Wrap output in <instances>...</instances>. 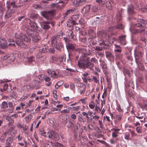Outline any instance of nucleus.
Here are the masks:
<instances>
[{"instance_id": "f257e3e1", "label": "nucleus", "mask_w": 147, "mask_h": 147, "mask_svg": "<svg viewBox=\"0 0 147 147\" xmlns=\"http://www.w3.org/2000/svg\"><path fill=\"white\" fill-rule=\"evenodd\" d=\"M137 22L138 23L135 24V26L138 28L134 29L133 30V33L136 34L143 32H145L146 29L145 24L146 21L143 19H139L138 20Z\"/></svg>"}, {"instance_id": "f03ea898", "label": "nucleus", "mask_w": 147, "mask_h": 147, "mask_svg": "<svg viewBox=\"0 0 147 147\" xmlns=\"http://www.w3.org/2000/svg\"><path fill=\"white\" fill-rule=\"evenodd\" d=\"M90 58L87 57L86 58L87 62H86L84 58H80L78 61V65L80 69H85L86 68H89L91 70H92L94 66V64L89 62L90 61Z\"/></svg>"}, {"instance_id": "7ed1b4c3", "label": "nucleus", "mask_w": 147, "mask_h": 147, "mask_svg": "<svg viewBox=\"0 0 147 147\" xmlns=\"http://www.w3.org/2000/svg\"><path fill=\"white\" fill-rule=\"evenodd\" d=\"M17 33H15V36L13 38V39H10L8 41L11 43H9L8 45L10 46L15 47V43L20 47L27 49L28 48V46L24 44L22 41L21 40L20 38L19 37L17 38Z\"/></svg>"}, {"instance_id": "20e7f679", "label": "nucleus", "mask_w": 147, "mask_h": 147, "mask_svg": "<svg viewBox=\"0 0 147 147\" xmlns=\"http://www.w3.org/2000/svg\"><path fill=\"white\" fill-rule=\"evenodd\" d=\"M62 38L63 34H61L54 36L52 38L51 42L52 46L57 50H60L63 47V45L60 42V40Z\"/></svg>"}, {"instance_id": "39448f33", "label": "nucleus", "mask_w": 147, "mask_h": 147, "mask_svg": "<svg viewBox=\"0 0 147 147\" xmlns=\"http://www.w3.org/2000/svg\"><path fill=\"white\" fill-rule=\"evenodd\" d=\"M26 20L29 22V24L28 28L26 30L27 33L29 35L32 34H35L36 32L34 31V30H36L37 28L36 23L28 18H27Z\"/></svg>"}, {"instance_id": "423d86ee", "label": "nucleus", "mask_w": 147, "mask_h": 147, "mask_svg": "<svg viewBox=\"0 0 147 147\" xmlns=\"http://www.w3.org/2000/svg\"><path fill=\"white\" fill-rule=\"evenodd\" d=\"M97 34L98 37L99 38L98 40L100 41L99 42L100 45L102 47L104 48H106L105 47L104 45L108 46V43L107 42L104 40V37L105 36V32L104 30H102L97 32Z\"/></svg>"}, {"instance_id": "0eeeda50", "label": "nucleus", "mask_w": 147, "mask_h": 147, "mask_svg": "<svg viewBox=\"0 0 147 147\" xmlns=\"http://www.w3.org/2000/svg\"><path fill=\"white\" fill-rule=\"evenodd\" d=\"M8 10L6 11L5 15L6 18H8L11 16V14L16 11L17 6L14 2H11L9 5L7 6Z\"/></svg>"}, {"instance_id": "6e6552de", "label": "nucleus", "mask_w": 147, "mask_h": 147, "mask_svg": "<svg viewBox=\"0 0 147 147\" xmlns=\"http://www.w3.org/2000/svg\"><path fill=\"white\" fill-rule=\"evenodd\" d=\"M41 15L47 20H51L52 18L55 15V11L52 9L49 11H42L41 12Z\"/></svg>"}, {"instance_id": "1a4fd4ad", "label": "nucleus", "mask_w": 147, "mask_h": 147, "mask_svg": "<svg viewBox=\"0 0 147 147\" xmlns=\"http://www.w3.org/2000/svg\"><path fill=\"white\" fill-rule=\"evenodd\" d=\"M32 34H28L26 32V33L25 34H21L20 35H17V38L19 37L20 39L21 40H23L26 42H30L31 40V38L32 36Z\"/></svg>"}, {"instance_id": "9d476101", "label": "nucleus", "mask_w": 147, "mask_h": 147, "mask_svg": "<svg viewBox=\"0 0 147 147\" xmlns=\"http://www.w3.org/2000/svg\"><path fill=\"white\" fill-rule=\"evenodd\" d=\"M43 145L45 147H60L63 146V144L58 142H44Z\"/></svg>"}, {"instance_id": "9b49d317", "label": "nucleus", "mask_w": 147, "mask_h": 147, "mask_svg": "<svg viewBox=\"0 0 147 147\" xmlns=\"http://www.w3.org/2000/svg\"><path fill=\"white\" fill-rule=\"evenodd\" d=\"M143 54L142 52L135 50L134 51V56L136 61L138 62L139 61L143 60L142 57Z\"/></svg>"}, {"instance_id": "f8f14e48", "label": "nucleus", "mask_w": 147, "mask_h": 147, "mask_svg": "<svg viewBox=\"0 0 147 147\" xmlns=\"http://www.w3.org/2000/svg\"><path fill=\"white\" fill-rule=\"evenodd\" d=\"M15 57L13 53H9L1 57V59L3 60L7 59V60L10 61H13L15 59Z\"/></svg>"}, {"instance_id": "ddd939ff", "label": "nucleus", "mask_w": 147, "mask_h": 147, "mask_svg": "<svg viewBox=\"0 0 147 147\" xmlns=\"http://www.w3.org/2000/svg\"><path fill=\"white\" fill-rule=\"evenodd\" d=\"M87 34L89 36V37L91 39L95 38L96 37V34L94 30L91 29H88L85 31Z\"/></svg>"}, {"instance_id": "4468645a", "label": "nucleus", "mask_w": 147, "mask_h": 147, "mask_svg": "<svg viewBox=\"0 0 147 147\" xmlns=\"http://www.w3.org/2000/svg\"><path fill=\"white\" fill-rule=\"evenodd\" d=\"M7 46V42L4 38L3 37L0 36V48L4 49Z\"/></svg>"}, {"instance_id": "2eb2a0df", "label": "nucleus", "mask_w": 147, "mask_h": 147, "mask_svg": "<svg viewBox=\"0 0 147 147\" xmlns=\"http://www.w3.org/2000/svg\"><path fill=\"white\" fill-rule=\"evenodd\" d=\"M0 106L1 108V111L2 112H7V109L8 108V104L7 102L5 101H3L0 104Z\"/></svg>"}, {"instance_id": "dca6fc26", "label": "nucleus", "mask_w": 147, "mask_h": 147, "mask_svg": "<svg viewBox=\"0 0 147 147\" xmlns=\"http://www.w3.org/2000/svg\"><path fill=\"white\" fill-rule=\"evenodd\" d=\"M15 126H12L10 127L6 131V133L7 134H9L10 135L13 136V134L15 135L17 132V130H15Z\"/></svg>"}, {"instance_id": "f3484780", "label": "nucleus", "mask_w": 147, "mask_h": 147, "mask_svg": "<svg viewBox=\"0 0 147 147\" xmlns=\"http://www.w3.org/2000/svg\"><path fill=\"white\" fill-rule=\"evenodd\" d=\"M139 5L138 3H136L135 5H134V6L133 5H131L128 7V12L131 13H134V9L135 8L136 9L138 7Z\"/></svg>"}, {"instance_id": "a211bd4d", "label": "nucleus", "mask_w": 147, "mask_h": 147, "mask_svg": "<svg viewBox=\"0 0 147 147\" xmlns=\"http://www.w3.org/2000/svg\"><path fill=\"white\" fill-rule=\"evenodd\" d=\"M51 137L50 138H52L55 140V141H57L59 138V136L58 134L55 131L51 130Z\"/></svg>"}, {"instance_id": "6ab92c4d", "label": "nucleus", "mask_w": 147, "mask_h": 147, "mask_svg": "<svg viewBox=\"0 0 147 147\" xmlns=\"http://www.w3.org/2000/svg\"><path fill=\"white\" fill-rule=\"evenodd\" d=\"M9 108L7 109V113H12L14 109V107L13 106V103L11 102H9L7 103Z\"/></svg>"}, {"instance_id": "aec40b11", "label": "nucleus", "mask_w": 147, "mask_h": 147, "mask_svg": "<svg viewBox=\"0 0 147 147\" xmlns=\"http://www.w3.org/2000/svg\"><path fill=\"white\" fill-rule=\"evenodd\" d=\"M38 34L36 32L35 34H32L31 38L32 40L34 42H37L41 39L40 37L38 36Z\"/></svg>"}, {"instance_id": "412c9836", "label": "nucleus", "mask_w": 147, "mask_h": 147, "mask_svg": "<svg viewBox=\"0 0 147 147\" xmlns=\"http://www.w3.org/2000/svg\"><path fill=\"white\" fill-rule=\"evenodd\" d=\"M91 7V5H86L83 9V13H88L90 11Z\"/></svg>"}, {"instance_id": "4be33fe9", "label": "nucleus", "mask_w": 147, "mask_h": 147, "mask_svg": "<svg viewBox=\"0 0 147 147\" xmlns=\"http://www.w3.org/2000/svg\"><path fill=\"white\" fill-rule=\"evenodd\" d=\"M51 130H49L47 132H43L41 134V135L42 136L45 137L49 138L51 137Z\"/></svg>"}, {"instance_id": "5701e85b", "label": "nucleus", "mask_w": 147, "mask_h": 147, "mask_svg": "<svg viewBox=\"0 0 147 147\" xmlns=\"http://www.w3.org/2000/svg\"><path fill=\"white\" fill-rule=\"evenodd\" d=\"M85 2V1L84 0H76L73 3L77 7L81 5Z\"/></svg>"}, {"instance_id": "b1692460", "label": "nucleus", "mask_w": 147, "mask_h": 147, "mask_svg": "<svg viewBox=\"0 0 147 147\" xmlns=\"http://www.w3.org/2000/svg\"><path fill=\"white\" fill-rule=\"evenodd\" d=\"M6 119L9 121L8 124L9 126L11 125L14 123V121L13 119L10 116L7 117L6 118Z\"/></svg>"}, {"instance_id": "393cba45", "label": "nucleus", "mask_w": 147, "mask_h": 147, "mask_svg": "<svg viewBox=\"0 0 147 147\" xmlns=\"http://www.w3.org/2000/svg\"><path fill=\"white\" fill-rule=\"evenodd\" d=\"M112 130H114V132H113L112 133V136L113 138H116L118 136V133L117 131L120 130V129L118 128L117 129H113Z\"/></svg>"}, {"instance_id": "a878e982", "label": "nucleus", "mask_w": 147, "mask_h": 147, "mask_svg": "<svg viewBox=\"0 0 147 147\" xmlns=\"http://www.w3.org/2000/svg\"><path fill=\"white\" fill-rule=\"evenodd\" d=\"M82 85V88H80L78 89V91L81 94H82L84 93L86 91V86L85 84Z\"/></svg>"}, {"instance_id": "bb28decb", "label": "nucleus", "mask_w": 147, "mask_h": 147, "mask_svg": "<svg viewBox=\"0 0 147 147\" xmlns=\"http://www.w3.org/2000/svg\"><path fill=\"white\" fill-rule=\"evenodd\" d=\"M51 72V77L53 78H56L59 77V72L58 71H50Z\"/></svg>"}, {"instance_id": "cd10ccee", "label": "nucleus", "mask_w": 147, "mask_h": 147, "mask_svg": "<svg viewBox=\"0 0 147 147\" xmlns=\"http://www.w3.org/2000/svg\"><path fill=\"white\" fill-rule=\"evenodd\" d=\"M76 45L74 44L68 43L67 44L66 46L67 48L69 49L74 50L76 47Z\"/></svg>"}, {"instance_id": "c85d7f7f", "label": "nucleus", "mask_w": 147, "mask_h": 147, "mask_svg": "<svg viewBox=\"0 0 147 147\" xmlns=\"http://www.w3.org/2000/svg\"><path fill=\"white\" fill-rule=\"evenodd\" d=\"M105 55L106 57L108 59H112L114 56L113 54L111 52L109 51H105Z\"/></svg>"}, {"instance_id": "c756f323", "label": "nucleus", "mask_w": 147, "mask_h": 147, "mask_svg": "<svg viewBox=\"0 0 147 147\" xmlns=\"http://www.w3.org/2000/svg\"><path fill=\"white\" fill-rule=\"evenodd\" d=\"M59 56L54 55L51 57V59L52 62L54 63V61H59Z\"/></svg>"}, {"instance_id": "7c9ffc66", "label": "nucleus", "mask_w": 147, "mask_h": 147, "mask_svg": "<svg viewBox=\"0 0 147 147\" xmlns=\"http://www.w3.org/2000/svg\"><path fill=\"white\" fill-rule=\"evenodd\" d=\"M142 60H143L142 61H139L138 62L136 61L137 65H138L139 68L141 70H143L144 68V66L141 63V62L142 61Z\"/></svg>"}, {"instance_id": "2f4dec72", "label": "nucleus", "mask_w": 147, "mask_h": 147, "mask_svg": "<svg viewBox=\"0 0 147 147\" xmlns=\"http://www.w3.org/2000/svg\"><path fill=\"white\" fill-rule=\"evenodd\" d=\"M79 121L81 122H85L86 121V119L85 117L80 114L79 115L78 118Z\"/></svg>"}, {"instance_id": "473e14b6", "label": "nucleus", "mask_w": 147, "mask_h": 147, "mask_svg": "<svg viewBox=\"0 0 147 147\" xmlns=\"http://www.w3.org/2000/svg\"><path fill=\"white\" fill-rule=\"evenodd\" d=\"M81 134L80 133L78 135L76 133L74 134V138L76 140H79L81 138Z\"/></svg>"}, {"instance_id": "72a5a7b5", "label": "nucleus", "mask_w": 147, "mask_h": 147, "mask_svg": "<svg viewBox=\"0 0 147 147\" xmlns=\"http://www.w3.org/2000/svg\"><path fill=\"white\" fill-rule=\"evenodd\" d=\"M48 46L47 45H44L41 49L39 50L40 52L45 53L47 51Z\"/></svg>"}, {"instance_id": "f704fd0d", "label": "nucleus", "mask_w": 147, "mask_h": 147, "mask_svg": "<svg viewBox=\"0 0 147 147\" xmlns=\"http://www.w3.org/2000/svg\"><path fill=\"white\" fill-rule=\"evenodd\" d=\"M136 130L138 134H141L143 132V129L142 126L137 127L136 128Z\"/></svg>"}, {"instance_id": "c9c22d12", "label": "nucleus", "mask_w": 147, "mask_h": 147, "mask_svg": "<svg viewBox=\"0 0 147 147\" xmlns=\"http://www.w3.org/2000/svg\"><path fill=\"white\" fill-rule=\"evenodd\" d=\"M105 5L107 8L108 9L111 10L112 8V5L110 1H107L105 3Z\"/></svg>"}, {"instance_id": "e433bc0d", "label": "nucleus", "mask_w": 147, "mask_h": 147, "mask_svg": "<svg viewBox=\"0 0 147 147\" xmlns=\"http://www.w3.org/2000/svg\"><path fill=\"white\" fill-rule=\"evenodd\" d=\"M126 36L125 35H122L120 36L119 37L120 40L122 42H123V44L124 45L126 44V40H125Z\"/></svg>"}, {"instance_id": "4c0bfd02", "label": "nucleus", "mask_w": 147, "mask_h": 147, "mask_svg": "<svg viewBox=\"0 0 147 147\" xmlns=\"http://www.w3.org/2000/svg\"><path fill=\"white\" fill-rule=\"evenodd\" d=\"M32 115L30 114L27 116H26L25 117V119L26 122H29L30 121L32 118Z\"/></svg>"}, {"instance_id": "58836bf2", "label": "nucleus", "mask_w": 147, "mask_h": 147, "mask_svg": "<svg viewBox=\"0 0 147 147\" xmlns=\"http://www.w3.org/2000/svg\"><path fill=\"white\" fill-rule=\"evenodd\" d=\"M79 14L76 15L72 16V17L71 18V19L73 20V22L74 24H76L75 23V22L74 20L78 19L79 18Z\"/></svg>"}, {"instance_id": "ea45409f", "label": "nucleus", "mask_w": 147, "mask_h": 147, "mask_svg": "<svg viewBox=\"0 0 147 147\" xmlns=\"http://www.w3.org/2000/svg\"><path fill=\"white\" fill-rule=\"evenodd\" d=\"M89 107L91 109H93L95 107V104L94 102L92 101L90 102L89 104Z\"/></svg>"}, {"instance_id": "a19ab883", "label": "nucleus", "mask_w": 147, "mask_h": 147, "mask_svg": "<svg viewBox=\"0 0 147 147\" xmlns=\"http://www.w3.org/2000/svg\"><path fill=\"white\" fill-rule=\"evenodd\" d=\"M30 17L32 18L33 19H37L39 18V16L36 13H32L30 15Z\"/></svg>"}, {"instance_id": "79ce46f5", "label": "nucleus", "mask_w": 147, "mask_h": 147, "mask_svg": "<svg viewBox=\"0 0 147 147\" xmlns=\"http://www.w3.org/2000/svg\"><path fill=\"white\" fill-rule=\"evenodd\" d=\"M27 59L28 62L30 63L35 61V57L33 56L27 57Z\"/></svg>"}, {"instance_id": "37998d69", "label": "nucleus", "mask_w": 147, "mask_h": 147, "mask_svg": "<svg viewBox=\"0 0 147 147\" xmlns=\"http://www.w3.org/2000/svg\"><path fill=\"white\" fill-rule=\"evenodd\" d=\"M48 121L49 122V124L51 125H54L55 123L54 122V119H50L49 118Z\"/></svg>"}, {"instance_id": "c03bdc74", "label": "nucleus", "mask_w": 147, "mask_h": 147, "mask_svg": "<svg viewBox=\"0 0 147 147\" xmlns=\"http://www.w3.org/2000/svg\"><path fill=\"white\" fill-rule=\"evenodd\" d=\"M74 11V10L71 9L67 10L64 13V15L66 16L72 13Z\"/></svg>"}, {"instance_id": "a18cd8bd", "label": "nucleus", "mask_w": 147, "mask_h": 147, "mask_svg": "<svg viewBox=\"0 0 147 147\" xmlns=\"http://www.w3.org/2000/svg\"><path fill=\"white\" fill-rule=\"evenodd\" d=\"M124 138L127 140H130V134L128 133H126L124 134Z\"/></svg>"}, {"instance_id": "49530a36", "label": "nucleus", "mask_w": 147, "mask_h": 147, "mask_svg": "<svg viewBox=\"0 0 147 147\" xmlns=\"http://www.w3.org/2000/svg\"><path fill=\"white\" fill-rule=\"evenodd\" d=\"M8 134L5 131L4 133H3V134L2 135L1 137V140H5V138L6 137L7 135Z\"/></svg>"}, {"instance_id": "de8ad7c7", "label": "nucleus", "mask_w": 147, "mask_h": 147, "mask_svg": "<svg viewBox=\"0 0 147 147\" xmlns=\"http://www.w3.org/2000/svg\"><path fill=\"white\" fill-rule=\"evenodd\" d=\"M74 127V124L71 121H69L68 122V125H67V128H72Z\"/></svg>"}, {"instance_id": "09e8293b", "label": "nucleus", "mask_w": 147, "mask_h": 147, "mask_svg": "<svg viewBox=\"0 0 147 147\" xmlns=\"http://www.w3.org/2000/svg\"><path fill=\"white\" fill-rule=\"evenodd\" d=\"M100 118V116L96 115L93 116L92 118H91V120L92 121L93 119H94L95 121H97Z\"/></svg>"}, {"instance_id": "8fccbe9b", "label": "nucleus", "mask_w": 147, "mask_h": 147, "mask_svg": "<svg viewBox=\"0 0 147 147\" xmlns=\"http://www.w3.org/2000/svg\"><path fill=\"white\" fill-rule=\"evenodd\" d=\"M141 108L143 109H145L146 110L147 109V105H143L142 104L140 103L139 104Z\"/></svg>"}, {"instance_id": "3c124183", "label": "nucleus", "mask_w": 147, "mask_h": 147, "mask_svg": "<svg viewBox=\"0 0 147 147\" xmlns=\"http://www.w3.org/2000/svg\"><path fill=\"white\" fill-rule=\"evenodd\" d=\"M144 114L142 113L141 114L140 116L139 115H138L137 116H135L134 117L138 119H142L144 118Z\"/></svg>"}, {"instance_id": "603ef678", "label": "nucleus", "mask_w": 147, "mask_h": 147, "mask_svg": "<svg viewBox=\"0 0 147 147\" xmlns=\"http://www.w3.org/2000/svg\"><path fill=\"white\" fill-rule=\"evenodd\" d=\"M98 10V7L95 5L93 6L91 9L92 11L93 12H96Z\"/></svg>"}, {"instance_id": "864d4df0", "label": "nucleus", "mask_w": 147, "mask_h": 147, "mask_svg": "<svg viewBox=\"0 0 147 147\" xmlns=\"http://www.w3.org/2000/svg\"><path fill=\"white\" fill-rule=\"evenodd\" d=\"M128 86L129 87H131L133 88H134V86L133 84V82L132 81H130L127 83Z\"/></svg>"}, {"instance_id": "5fc2aeb1", "label": "nucleus", "mask_w": 147, "mask_h": 147, "mask_svg": "<svg viewBox=\"0 0 147 147\" xmlns=\"http://www.w3.org/2000/svg\"><path fill=\"white\" fill-rule=\"evenodd\" d=\"M16 138L18 139V141H21L23 139L22 136L20 134L17 135Z\"/></svg>"}, {"instance_id": "6e6d98bb", "label": "nucleus", "mask_w": 147, "mask_h": 147, "mask_svg": "<svg viewBox=\"0 0 147 147\" xmlns=\"http://www.w3.org/2000/svg\"><path fill=\"white\" fill-rule=\"evenodd\" d=\"M88 128L90 130L93 129L94 128V126L92 124H90L88 126Z\"/></svg>"}, {"instance_id": "4d7b16f0", "label": "nucleus", "mask_w": 147, "mask_h": 147, "mask_svg": "<svg viewBox=\"0 0 147 147\" xmlns=\"http://www.w3.org/2000/svg\"><path fill=\"white\" fill-rule=\"evenodd\" d=\"M122 19L121 15L120 13H118L117 15V20L118 22L120 21Z\"/></svg>"}, {"instance_id": "13d9d810", "label": "nucleus", "mask_w": 147, "mask_h": 147, "mask_svg": "<svg viewBox=\"0 0 147 147\" xmlns=\"http://www.w3.org/2000/svg\"><path fill=\"white\" fill-rule=\"evenodd\" d=\"M48 2L47 1H42L41 2L40 4L42 5H43L45 7H46L47 3H48Z\"/></svg>"}, {"instance_id": "bf43d9fd", "label": "nucleus", "mask_w": 147, "mask_h": 147, "mask_svg": "<svg viewBox=\"0 0 147 147\" xmlns=\"http://www.w3.org/2000/svg\"><path fill=\"white\" fill-rule=\"evenodd\" d=\"M13 141V138L12 137H9L6 139V141L10 142H12Z\"/></svg>"}, {"instance_id": "052dcab7", "label": "nucleus", "mask_w": 147, "mask_h": 147, "mask_svg": "<svg viewBox=\"0 0 147 147\" xmlns=\"http://www.w3.org/2000/svg\"><path fill=\"white\" fill-rule=\"evenodd\" d=\"M116 29V26H113L112 27H110L108 28V31H112L113 30Z\"/></svg>"}, {"instance_id": "680f3d73", "label": "nucleus", "mask_w": 147, "mask_h": 147, "mask_svg": "<svg viewBox=\"0 0 147 147\" xmlns=\"http://www.w3.org/2000/svg\"><path fill=\"white\" fill-rule=\"evenodd\" d=\"M116 27V29H122L123 28V25L121 24H119L115 26Z\"/></svg>"}, {"instance_id": "e2e57ef3", "label": "nucleus", "mask_w": 147, "mask_h": 147, "mask_svg": "<svg viewBox=\"0 0 147 147\" xmlns=\"http://www.w3.org/2000/svg\"><path fill=\"white\" fill-rule=\"evenodd\" d=\"M81 107L80 106H78L75 107H74V110L76 111H78L80 110Z\"/></svg>"}, {"instance_id": "0e129e2a", "label": "nucleus", "mask_w": 147, "mask_h": 147, "mask_svg": "<svg viewBox=\"0 0 147 147\" xmlns=\"http://www.w3.org/2000/svg\"><path fill=\"white\" fill-rule=\"evenodd\" d=\"M123 71L124 73H125L126 74L128 75L129 76H130V73L128 70L124 69Z\"/></svg>"}, {"instance_id": "69168bd1", "label": "nucleus", "mask_w": 147, "mask_h": 147, "mask_svg": "<svg viewBox=\"0 0 147 147\" xmlns=\"http://www.w3.org/2000/svg\"><path fill=\"white\" fill-rule=\"evenodd\" d=\"M141 11L147 13V7H142L141 8Z\"/></svg>"}, {"instance_id": "338daca9", "label": "nucleus", "mask_w": 147, "mask_h": 147, "mask_svg": "<svg viewBox=\"0 0 147 147\" xmlns=\"http://www.w3.org/2000/svg\"><path fill=\"white\" fill-rule=\"evenodd\" d=\"M57 92L56 90H54L53 92V96L56 99L57 98Z\"/></svg>"}, {"instance_id": "774afa93", "label": "nucleus", "mask_w": 147, "mask_h": 147, "mask_svg": "<svg viewBox=\"0 0 147 147\" xmlns=\"http://www.w3.org/2000/svg\"><path fill=\"white\" fill-rule=\"evenodd\" d=\"M50 28V26L48 24H44V25L43 27V29H48Z\"/></svg>"}]
</instances>
